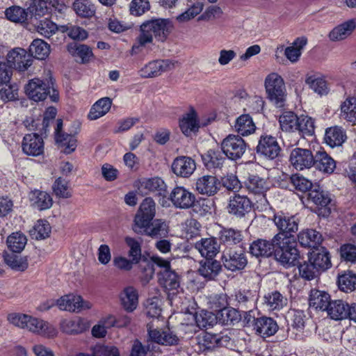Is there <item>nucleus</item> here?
<instances>
[{
	"mask_svg": "<svg viewBox=\"0 0 356 356\" xmlns=\"http://www.w3.org/2000/svg\"><path fill=\"white\" fill-rule=\"evenodd\" d=\"M171 29L172 24L168 19H153L144 22L140 26V34L132 47V52L139 53L141 47L152 42L153 36L158 40L164 41Z\"/></svg>",
	"mask_w": 356,
	"mask_h": 356,
	"instance_id": "obj_1",
	"label": "nucleus"
},
{
	"mask_svg": "<svg viewBox=\"0 0 356 356\" xmlns=\"http://www.w3.org/2000/svg\"><path fill=\"white\" fill-rule=\"evenodd\" d=\"M9 321L20 328L51 338L56 335V328L43 320L24 314H12L8 316Z\"/></svg>",
	"mask_w": 356,
	"mask_h": 356,
	"instance_id": "obj_2",
	"label": "nucleus"
},
{
	"mask_svg": "<svg viewBox=\"0 0 356 356\" xmlns=\"http://www.w3.org/2000/svg\"><path fill=\"white\" fill-rule=\"evenodd\" d=\"M276 248L275 257L283 266L289 268L296 266L300 258L296 248V241L291 237H283L282 234L274 236Z\"/></svg>",
	"mask_w": 356,
	"mask_h": 356,
	"instance_id": "obj_3",
	"label": "nucleus"
},
{
	"mask_svg": "<svg viewBox=\"0 0 356 356\" xmlns=\"http://www.w3.org/2000/svg\"><path fill=\"white\" fill-rule=\"evenodd\" d=\"M24 90L28 97L34 102L44 101L49 96L52 102L59 99L58 92L55 89L52 79H40L34 78L29 81L24 86Z\"/></svg>",
	"mask_w": 356,
	"mask_h": 356,
	"instance_id": "obj_4",
	"label": "nucleus"
},
{
	"mask_svg": "<svg viewBox=\"0 0 356 356\" xmlns=\"http://www.w3.org/2000/svg\"><path fill=\"white\" fill-rule=\"evenodd\" d=\"M221 261L224 267L232 272L243 270L248 264L245 252L240 246L225 248Z\"/></svg>",
	"mask_w": 356,
	"mask_h": 356,
	"instance_id": "obj_5",
	"label": "nucleus"
},
{
	"mask_svg": "<svg viewBox=\"0 0 356 356\" xmlns=\"http://www.w3.org/2000/svg\"><path fill=\"white\" fill-rule=\"evenodd\" d=\"M265 88L268 99L277 107H282L285 100L286 90L281 76L277 73L268 74L265 79Z\"/></svg>",
	"mask_w": 356,
	"mask_h": 356,
	"instance_id": "obj_6",
	"label": "nucleus"
},
{
	"mask_svg": "<svg viewBox=\"0 0 356 356\" xmlns=\"http://www.w3.org/2000/svg\"><path fill=\"white\" fill-rule=\"evenodd\" d=\"M248 145L238 135L229 134L221 143V150L225 156L232 161L242 157Z\"/></svg>",
	"mask_w": 356,
	"mask_h": 356,
	"instance_id": "obj_7",
	"label": "nucleus"
},
{
	"mask_svg": "<svg viewBox=\"0 0 356 356\" xmlns=\"http://www.w3.org/2000/svg\"><path fill=\"white\" fill-rule=\"evenodd\" d=\"M148 341L161 346H176L179 343V337L169 327L154 328L147 324Z\"/></svg>",
	"mask_w": 356,
	"mask_h": 356,
	"instance_id": "obj_8",
	"label": "nucleus"
},
{
	"mask_svg": "<svg viewBox=\"0 0 356 356\" xmlns=\"http://www.w3.org/2000/svg\"><path fill=\"white\" fill-rule=\"evenodd\" d=\"M156 215V203L152 197H146L141 202L135 216L134 228L145 227Z\"/></svg>",
	"mask_w": 356,
	"mask_h": 356,
	"instance_id": "obj_9",
	"label": "nucleus"
},
{
	"mask_svg": "<svg viewBox=\"0 0 356 356\" xmlns=\"http://www.w3.org/2000/svg\"><path fill=\"white\" fill-rule=\"evenodd\" d=\"M177 63V62L169 59L152 60L140 69V75L143 78L156 77L165 72L174 69Z\"/></svg>",
	"mask_w": 356,
	"mask_h": 356,
	"instance_id": "obj_10",
	"label": "nucleus"
},
{
	"mask_svg": "<svg viewBox=\"0 0 356 356\" xmlns=\"http://www.w3.org/2000/svg\"><path fill=\"white\" fill-rule=\"evenodd\" d=\"M289 161L297 170L309 169L315 163L314 156L311 150L296 147L290 153Z\"/></svg>",
	"mask_w": 356,
	"mask_h": 356,
	"instance_id": "obj_11",
	"label": "nucleus"
},
{
	"mask_svg": "<svg viewBox=\"0 0 356 356\" xmlns=\"http://www.w3.org/2000/svg\"><path fill=\"white\" fill-rule=\"evenodd\" d=\"M274 222L279 229L278 234H282L283 237H291L298 229V220L295 216H289L283 212H280L274 216Z\"/></svg>",
	"mask_w": 356,
	"mask_h": 356,
	"instance_id": "obj_12",
	"label": "nucleus"
},
{
	"mask_svg": "<svg viewBox=\"0 0 356 356\" xmlns=\"http://www.w3.org/2000/svg\"><path fill=\"white\" fill-rule=\"evenodd\" d=\"M252 209V202L245 195L234 194L229 197L226 207L229 214L241 218L248 213Z\"/></svg>",
	"mask_w": 356,
	"mask_h": 356,
	"instance_id": "obj_13",
	"label": "nucleus"
},
{
	"mask_svg": "<svg viewBox=\"0 0 356 356\" xmlns=\"http://www.w3.org/2000/svg\"><path fill=\"white\" fill-rule=\"evenodd\" d=\"M280 151L281 147L275 137L270 135L261 136L257 146L258 154L273 160L279 156Z\"/></svg>",
	"mask_w": 356,
	"mask_h": 356,
	"instance_id": "obj_14",
	"label": "nucleus"
},
{
	"mask_svg": "<svg viewBox=\"0 0 356 356\" xmlns=\"http://www.w3.org/2000/svg\"><path fill=\"white\" fill-rule=\"evenodd\" d=\"M57 305L61 310L79 312L92 307L90 302L84 301L80 296L68 294L57 300Z\"/></svg>",
	"mask_w": 356,
	"mask_h": 356,
	"instance_id": "obj_15",
	"label": "nucleus"
},
{
	"mask_svg": "<svg viewBox=\"0 0 356 356\" xmlns=\"http://www.w3.org/2000/svg\"><path fill=\"white\" fill-rule=\"evenodd\" d=\"M22 149L24 154L38 156L44 152L42 138L35 133L26 134L22 142Z\"/></svg>",
	"mask_w": 356,
	"mask_h": 356,
	"instance_id": "obj_16",
	"label": "nucleus"
},
{
	"mask_svg": "<svg viewBox=\"0 0 356 356\" xmlns=\"http://www.w3.org/2000/svg\"><path fill=\"white\" fill-rule=\"evenodd\" d=\"M170 200L176 208L189 209L195 201V196L182 186L175 187L170 194Z\"/></svg>",
	"mask_w": 356,
	"mask_h": 356,
	"instance_id": "obj_17",
	"label": "nucleus"
},
{
	"mask_svg": "<svg viewBox=\"0 0 356 356\" xmlns=\"http://www.w3.org/2000/svg\"><path fill=\"white\" fill-rule=\"evenodd\" d=\"M7 61L10 67L25 71L31 65L33 59L24 49L15 48L7 54Z\"/></svg>",
	"mask_w": 356,
	"mask_h": 356,
	"instance_id": "obj_18",
	"label": "nucleus"
},
{
	"mask_svg": "<svg viewBox=\"0 0 356 356\" xmlns=\"http://www.w3.org/2000/svg\"><path fill=\"white\" fill-rule=\"evenodd\" d=\"M168 225L161 219L152 220L145 227L133 228L136 233L143 234L152 238H161L168 234Z\"/></svg>",
	"mask_w": 356,
	"mask_h": 356,
	"instance_id": "obj_19",
	"label": "nucleus"
},
{
	"mask_svg": "<svg viewBox=\"0 0 356 356\" xmlns=\"http://www.w3.org/2000/svg\"><path fill=\"white\" fill-rule=\"evenodd\" d=\"M254 331L261 338L273 336L279 329L277 321L271 317L261 316L255 323Z\"/></svg>",
	"mask_w": 356,
	"mask_h": 356,
	"instance_id": "obj_20",
	"label": "nucleus"
},
{
	"mask_svg": "<svg viewBox=\"0 0 356 356\" xmlns=\"http://www.w3.org/2000/svg\"><path fill=\"white\" fill-rule=\"evenodd\" d=\"M196 164L195 161L188 156H179L172 164V172L181 177H189L195 171Z\"/></svg>",
	"mask_w": 356,
	"mask_h": 356,
	"instance_id": "obj_21",
	"label": "nucleus"
},
{
	"mask_svg": "<svg viewBox=\"0 0 356 356\" xmlns=\"http://www.w3.org/2000/svg\"><path fill=\"white\" fill-rule=\"evenodd\" d=\"M248 191L260 197V201L266 199V193L269 189L268 181L257 175H250L245 182Z\"/></svg>",
	"mask_w": 356,
	"mask_h": 356,
	"instance_id": "obj_22",
	"label": "nucleus"
},
{
	"mask_svg": "<svg viewBox=\"0 0 356 356\" xmlns=\"http://www.w3.org/2000/svg\"><path fill=\"white\" fill-rule=\"evenodd\" d=\"M308 201L312 202L318 209H324L325 213H330V210L327 207L331 202L330 194L327 191L323 190L319 186H314L309 191Z\"/></svg>",
	"mask_w": 356,
	"mask_h": 356,
	"instance_id": "obj_23",
	"label": "nucleus"
},
{
	"mask_svg": "<svg viewBox=\"0 0 356 356\" xmlns=\"http://www.w3.org/2000/svg\"><path fill=\"white\" fill-rule=\"evenodd\" d=\"M120 304L127 312H134L138 305V293L132 286L124 287L119 294Z\"/></svg>",
	"mask_w": 356,
	"mask_h": 356,
	"instance_id": "obj_24",
	"label": "nucleus"
},
{
	"mask_svg": "<svg viewBox=\"0 0 356 356\" xmlns=\"http://www.w3.org/2000/svg\"><path fill=\"white\" fill-rule=\"evenodd\" d=\"M276 245L274 237L271 241L257 239L250 244V253L256 257H268L275 253Z\"/></svg>",
	"mask_w": 356,
	"mask_h": 356,
	"instance_id": "obj_25",
	"label": "nucleus"
},
{
	"mask_svg": "<svg viewBox=\"0 0 356 356\" xmlns=\"http://www.w3.org/2000/svg\"><path fill=\"white\" fill-rule=\"evenodd\" d=\"M220 187V181L212 175H204L196 181V190L202 195L209 196L216 194Z\"/></svg>",
	"mask_w": 356,
	"mask_h": 356,
	"instance_id": "obj_26",
	"label": "nucleus"
},
{
	"mask_svg": "<svg viewBox=\"0 0 356 356\" xmlns=\"http://www.w3.org/2000/svg\"><path fill=\"white\" fill-rule=\"evenodd\" d=\"M308 258L318 272L325 271L332 266L330 253L325 248L312 250Z\"/></svg>",
	"mask_w": 356,
	"mask_h": 356,
	"instance_id": "obj_27",
	"label": "nucleus"
},
{
	"mask_svg": "<svg viewBox=\"0 0 356 356\" xmlns=\"http://www.w3.org/2000/svg\"><path fill=\"white\" fill-rule=\"evenodd\" d=\"M195 248L207 259H213L220 251V244L214 237L200 239L195 243Z\"/></svg>",
	"mask_w": 356,
	"mask_h": 356,
	"instance_id": "obj_28",
	"label": "nucleus"
},
{
	"mask_svg": "<svg viewBox=\"0 0 356 356\" xmlns=\"http://www.w3.org/2000/svg\"><path fill=\"white\" fill-rule=\"evenodd\" d=\"M179 127L186 136H190L192 134L197 132L200 124L197 113L193 108L188 113L183 115L179 120Z\"/></svg>",
	"mask_w": 356,
	"mask_h": 356,
	"instance_id": "obj_29",
	"label": "nucleus"
},
{
	"mask_svg": "<svg viewBox=\"0 0 356 356\" xmlns=\"http://www.w3.org/2000/svg\"><path fill=\"white\" fill-rule=\"evenodd\" d=\"M220 243L226 248H232L242 242L243 236L242 232L232 227H222L218 233Z\"/></svg>",
	"mask_w": 356,
	"mask_h": 356,
	"instance_id": "obj_30",
	"label": "nucleus"
},
{
	"mask_svg": "<svg viewBox=\"0 0 356 356\" xmlns=\"http://www.w3.org/2000/svg\"><path fill=\"white\" fill-rule=\"evenodd\" d=\"M202 160L205 168L209 170L221 169L226 158L219 149H209L202 155Z\"/></svg>",
	"mask_w": 356,
	"mask_h": 356,
	"instance_id": "obj_31",
	"label": "nucleus"
},
{
	"mask_svg": "<svg viewBox=\"0 0 356 356\" xmlns=\"http://www.w3.org/2000/svg\"><path fill=\"white\" fill-rule=\"evenodd\" d=\"M222 270V265L220 261L207 259L201 261L198 269L199 274L207 280H213Z\"/></svg>",
	"mask_w": 356,
	"mask_h": 356,
	"instance_id": "obj_32",
	"label": "nucleus"
},
{
	"mask_svg": "<svg viewBox=\"0 0 356 356\" xmlns=\"http://www.w3.org/2000/svg\"><path fill=\"white\" fill-rule=\"evenodd\" d=\"M88 322L81 318L75 317L70 319H64L60 322L61 330L69 334L82 333L88 329Z\"/></svg>",
	"mask_w": 356,
	"mask_h": 356,
	"instance_id": "obj_33",
	"label": "nucleus"
},
{
	"mask_svg": "<svg viewBox=\"0 0 356 356\" xmlns=\"http://www.w3.org/2000/svg\"><path fill=\"white\" fill-rule=\"evenodd\" d=\"M349 306L342 300H330L327 309V315L333 320H342L348 318Z\"/></svg>",
	"mask_w": 356,
	"mask_h": 356,
	"instance_id": "obj_34",
	"label": "nucleus"
},
{
	"mask_svg": "<svg viewBox=\"0 0 356 356\" xmlns=\"http://www.w3.org/2000/svg\"><path fill=\"white\" fill-rule=\"evenodd\" d=\"M356 28V19H351L334 27L330 33L332 41H340L348 38Z\"/></svg>",
	"mask_w": 356,
	"mask_h": 356,
	"instance_id": "obj_35",
	"label": "nucleus"
},
{
	"mask_svg": "<svg viewBox=\"0 0 356 356\" xmlns=\"http://www.w3.org/2000/svg\"><path fill=\"white\" fill-rule=\"evenodd\" d=\"M324 140L331 147L341 146L346 140V131L339 126L327 128Z\"/></svg>",
	"mask_w": 356,
	"mask_h": 356,
	"instance_id": "obj_36",
	"label": "nucleus"
},
{
	"mask_svg": "<svg viewBox=\"0 0 356 356\" xmlns=\"http://www.w3.org/2000/svg\"><path fill=\"white\" fill-rule=\"evenodd\" d=\"M330 296L324 291L312 289L309 293V306L315 309L325 311L330 302Z\"/></svg>",
	"mask_w": 356,
	"mask_h": 356,
	"instance_id": "obj_37",
	"label": "nucleus"
},
{
	"mask_svg": "<svg viewBox=\"0 0 356 356\" xmlns=\"http://www.w3.org/2000/svg\"><path fill=\"white\" fill-rule=\"evenodd\" d=\"M340 118L348 122L356 124V97H348L341 102Z\"/></svg>",
	"mask_w": 356,
	"mask_h": 356,
	"instance_id": "obj_38",
	"label": "nucleus"
},
{
	"mask_svg": "<svg viewBox=\"0 0 356 356\" xmlns=\"http://www.w3.org/2000/svg\"><path fill=\"white\" fill-rule=\"evenodd\" d=\"M298 241L302 247L315 248L323 241L321 234L315 229H306L298 234Z\"/></svg>",
	"mask_w": 356,
	"mask_h": 356,
	"instance_id": "obj_39",
	"label": "nucleus"
},
{
	"mask_svg": "<svg viewBox=\"0 0 356 356\" xmlns=\"http://www.w3.org/2000/svg\"><path fill=\"white\" fill-rule=\"evenodd\" d=\"M314 161L313 166L324 173L332 174L336 168V162L325 152H318Z\"/></svg>",
	"mask_w": 356,
	"mask_h": 356,
	"instance_id": "obj_40",
	"label": "nucleus"
},
{
	"mask_svg": "<svg viewBox=\"0 0 356 356\" xmlns=\"http://www.w3.org/2000/svg\"><path fill=\"white\" fill-rule=\"evenodd\" d=\"M234 128L238 134L245 136L254 133L256 126L250 115L243 114L236 118Z\"/></svg>",
	"mask_w": 356,
	"mask_h": 356,
	"instance_id": "obj_41",
	"label": "nucleus"
},
{
	"mask_svg": "<svg viewBox=\"0 0 356 356\" xmlns=\"http://www.w3.org/2000/svg\"><path fill=\"white\" fill-rule=\"evenodd\" d=\"M140 188L147 191V193H156L159 195L165 196L166 185L160 177L145 179L140 182Z\"/></svg>",
	"mask_w": 356,
	"mask_h": 356,
	"instance_id": "obj_42",
	"label": "nucleus"
},
{
	"mask_svg": "<svg viewBox=\"0 0 356 356\" xmlns=\"http://www.w3.org/2000/svg\"><path fill=\"white\" fill-rule=\"evenodd\" d=\"M112 101L109 97H103L97 101L90 108L88 118L91 120H97L105 115L111 109Z\"/></svg>",
	"mask_w": 356,
	"mask_h": 356,
	"instance_id": "obj_43",
	"label": "nucleus"
},
{
	"mask_svg": "<svg viewBox=\"0 0 356 356\" xmlns=\"http://www.w3.org/2000/svg\"><path fill=\"white\" fill-rule=\"evenodd\" d=\"M159 284L168 291L176 290L179 286V282L177 275L171 269L167 271H159Z\"/></svg>",
	"mask_w": 356,
	"mask_h": 356,
	"instance_id": "obj_44",
	"label": "nucleus"
},
{
	"mask_svg": "<svg viewBox=\"0 0 356 356\" xmlns=\"http://www.w3.org/2000/svg\"><path fill=\"white\" fill-rule=\"evenodd\" d=\"M264 305L268 310H280L287 303V300L279 291H274L264 297Z\"/></svg>",
	"mask_w": 356,
	"mask_h": 356,
	"instance_id": "obj_45",
	"label": "nucleus"
},
{
	"mask_svg": "<svg viewBox=\"0 0 356 356\" xmlns=\"http://www.w3.org/2000/svg\"><path fill=\"white\" fill-rule=\"evenodd\" d=\"M67 51L74 57L80 58L82 63H88L93 56L91 48L83 44L71 43L67 45Z\"/></svg>",
	"mask_w": 356,
	"mask_h": 356,
	"instance_id": "obj_46",
	"label": "nucleus"
},
{
	"mask_svg": "<svg viewBox=\"0 0 356 356\" xmlns=\"http://www.w3.org/2000/svg\"><path fill=\"white\" fill-rule=\"evenodd\" d=\"M5 15L8 20L20 24L26 23L29 18L27 9L18 6H13L6 8Z\"/></svg>",
	"mask_w": 356,
	"mask_h": 356,
	"instance_id": "obj_47",
	"label": "nucleus"
},
{
	"mask_svg": "<svg viewBox=\"0 0 356 356\" xmlns=\"http://www.w3.org/2000/svg\"><path fill=\"white\" fill-rule=\"evenodd\" d=\"M296 131L303 138L312 136L315 131L314 120L308 115H301L298 118L296 132Z\"/></svg>",
	"mask_w": 356,
	"mask_h": 356,
	"instance_id": "obj_48",
	"label": "nucleus"
},
{
	"mask_svg": "<svg viewBox=\"0 0 356 356\" xmlns=\"http://www.w3.org/2000/svg\"><path fill=\"white\" fill-rule=\"evenodd\" d=\"M307 40L305 37L298 38L293 42L292 45L284 50V55L292 63L298 60L302 54V49L307 44Z\"/></svg>",
	"mask_w": 356,
	"mask_h": 356,
	"instance_id": "obj_49",
	"label": "nucleus"
},
{
	"mask_svg": "<svg viewBox=\"0 0 356 356\" xmlns=\"http://www.w3.org/2000/svg\"><path fill=\"white\" fill-rule=\"evenodd\" d=\"M216 316L219 323L225 325H234L241 319V315L238 311L232 307H224L221 309Z\"/></svg>",
	"mask_w": 356,
	"mask_h": 356,
	"instance_id": "obj_50",
	"label": "nucleus"
},
{
	"mask_svg": "<svg viewBox=\"0 0 356 356\" xmlns=\"http://www.w3.org/2000/svg\"><path fill=\"white\" fill-rule=\"evenodd\" d=\"M30 200L32 205L39 210L50 208L53 202L49 194L40 191H33L30 196Z\"/></svg>",
	"mask_w": 356,
	"mask_h": 356,
	"instance_id": "obj_51",
	"label": "nucleus"
},
{
	"mask_svg": "<svg viewBox=\"0 0 356 356\" xmlns=\"http://www.w3.org/2000/svg\"><path fill=\"white\" fill-rule=\"evenodd\" d=\"M73 10L77 15L90 18L95 14V6L90 0H75L72 5Z\"/></svg>",
	"mask_w": 356,
	"mask_h": 356,
	"instance_id": "obj_52",
	"label": "nucleus"
},
{
	"mask_svg": "<svg viewBox=\"0 0 356 356\" xmlns=\"http://www.w3.org/2000/svg\"><path fill=\"white\" fill-rule=\"evenodd\" d=\"M298 118L299 116L292 111H284L279 119L282 130L289 133L296 132Z\"/></svg>",
	"mask_w": 356,
	"mask_h": 356,
	"instance_id": "obj_53",
	"label": "nucleus"
},
{
	"mask_svg": "<svg viewBox=\"0 0 356 356\" xmlns=\"http://www.w3.org/2000/svg\"><path fill=\"white\" fill-rule=\"evenodd\" d=\"M31 56L38 59H45L50 53V46L44 40L35 39L29 47Z\"/></svg>",
	"mask_w": 356,
	"mask_h": 356,
	"instance_id": "obj_54",
	"label": "nucleus"
},
{
	"mask_svg": "<svg viewBox=\"0 0 356 356\" xmlns=\"http://www.w3.org/2000/svg\"><path fill=\"white\" fill-rule=\"evenodd\" d=\"M56 143L64 148L65 154H70L74 152L76 147V139L74 135L65 133L57 134L55 136Z\"/></svg>",
	"mask_w": 356,
	"mask_h": 356,
	"instance_id": "obj_55",
	"label": "nucleus"
},
{
	"mask_svg": "<svg viewBox=\"0 0 356 356\" xmlns=\"http://www.w3.org/2000/svg\"><path fill=\"white\" fill-rule=\"evenodd\" d=\"M7 245L13 252H22L27 242L26 237L20 232H14L7 238Z\"/></svg>",
	"mask_w": 356,
	"mask_h": 356,
	"instance_id": "obj_56",
	"label": "nucleus"
},
{
	"mask_svg": "<svg viewBox=\"0 0 356 356\" xmlns=\"http://www.w3.org/2000/svg\"><path fill=\"white\" fill-rule=\"evenodd\" d=\"M194 317L197 326L201 329L212 327L217 321L214 314L205 310L196 312Z\"/></svg>",
	"mask_w": 356,
	"mask_h": 356,
	"instance_id": "obj_57",
	"label": "nucleus"
},
{
	"mask_svg": "<svg viewBox=\"0 0 356 356\" xmlns=\"http://www.w3.org/2000/svg\"><path fill=\"white\" fill-rule=\"evenodd\" d=\"M339 288L344 292H350L356 289V274L351 271L345 272L338 277Z\"/></svg>",
	"mask_w": 356,
	"mask_h": 356,
	"instance_id": "obj_58",
	"label": "nucleus"
},
{
	"mask_svg": "<svg viewBox=\"0 0 356 356\" xmlns=\"http://www.w3.org/2000/svg\"><path fill=\"white\" fill-rule=\"evenodd\" d=\"M306 83L311 89L321 96L327 95L329 92L327 82L321 76L316 75L309 76L307 78Z\"/></svg>",
	"mask_w": 356,
	"mask_h": 356,
	"instance_id": "obj_59",
	"label": "nucleus"
},
{
	"mask_svg": "<svg viewBox=\"0 0 356 356\" xmlns=\"http://www.w3.org/2000/svg\"><path fill=\"white\" fill-rule=\"evenodd\" d=\"M6 264L12 269L19 271H24L28 268V262L26 258L13 253L4 255Z\"/></svg>",
	"mask_w": 356,
	"mask_h": 356,
	"instance_id": "obj_60",
	"label": "nucleus"
},
{
	"mask_svg": "<svg viewBox=\"0 0 356 356\" xmlns=\"http://www.w3.org/2000/svg\"><path fill=\"white\" fill-rule=\"evenodd\" d=\"M18 88L17 86L10 85L9 82L0 83V98L3 102L14 101L17 99Z\"/></svg>",
	"mask_w": 356,
	"mask_h": 356,
	"instance_id": "obj_61",
	"label": "nucleus"
},
{
	"mask_svg": "<svg viewBox=\"0 0 356 356\" xmlns=\"http://www.w3.org/2000/svg\"><path fill=\"white\" fill-rule=\"evenodd\" d=\"M290 182L296 190L300 192L309 191L314 187L309 179L299 174L293 175L290 177Z\"/></svg>",
	"mask_w": 356,
	"mask_h": 356,
	"instance_id": "obj_62",
	"label": "nucleus"
},
{
	"mask_svg": "<svg viewBox=\"0 0 356 356\" xmlns=\"http://www.w3.org/2000/svg\"><path fill=\"white\" fill-rule=\"evenodd\" d=\"M51 232V227L45 220H39L30 232L31 234L35 239H43L49 236Z\"/></svg>",
	"mask_w": 356,
	"mask_h": 356,
	"instance_id": "obj_63",
	"label": "nucleus"
},
{
	"mask_svg": "<svg viewBox=\"0 0 356 356\" xmlns=\"http://www.w3.org/2000/svg\"><path fill=\"white\" fill-rule=\"evenodd\" d=\"M77 356H120L118 349L113 346H97L92 355L79 353Z\"/></svg>",
	"mask_w": 356,
	"mask_h": 356,
	"instance_id": "obj_64",
	"label": "nucleus"
}]
</instances>
